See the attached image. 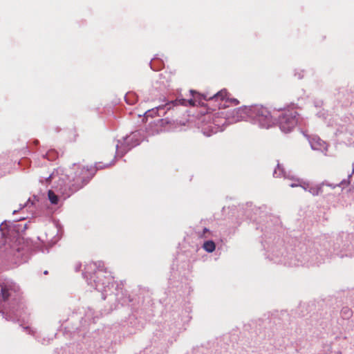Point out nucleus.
Wrapping results in <instances>:
<instances>
[{"label": "nucleus", "mask_w": 354, "mask_h": 354, "mask_svg": "<svg viewBox=\"0 0 354 354\" xmlns=\"http://www.w3.org/2000/svg\"><path fill=\"white\" fill-rule=\"evenodd\" d=\"M88 169L84 167H77L71 171L67 175V186L71 192H74L80 189L86 183Z\"/></svg>", "instance_id": "nucleus-1"}, {"label": "nucleus", "mask_w": 354, "mask_h": 354, "mask_svg": "<svg viewBox=\"0 0 354 354\" xmlns=\"http://www.w3.org/2000/svg\"><path fill=\"white\" fill-rule=\"evenodd\" d=\"M299 114L293 108H288L282 110L279 115V125L282 131L288 133L291 131L297 124Z\"/></svg>", "instance_id": "nucleus-2"}, {"label": "nucleus", "mask_w": 354, "mask_h": 354, "mask_svg": "<svg viewBox=\"0 0 354 354\" xmlns=\"http://www.w3.org/2000/svg\"><path fill=\"white\" fill-rule=\"evenodd\" d=\"M190 93H191L192 95L194 97V99H190L189 100H186L185 99H180V100H176L175 101H171L169 103H167L164 106V108H166L167 110H169L171 108V106H176L178 104H181V105L185 106V105H187V103L190 106H194L196 105V102H197L196 98H198V100H201L202 98L203 99V95H201L200 94L197 93L196 91H194L193 90H191ZM162 108H163V106H159V109H162Z\"/></svg>", "instance_id": "nucleus-3"}, {"label": "nucleus", "mask_w": 354, "mask_h": 354, "mask_svg": "<svg viewBox=\"0 0 354 354\" xmlns=\"http://www.w3.org/2000/svg\"><path fill=\"white\" fill-rule=\"evenodd\" d=\"M254 111L256 112L258 120L263 123V125L269 126L270 123L272 121V116L268 109L263 106H257L254 108Z\"/></svg>", "instance_id": "nucleus-4"}, {"label": "nucleus", "mask_w": 354, "mask_h": 354, "mask_svg": "<svg viewBox=\"0 0 354 354\" xmlns=\"http://www.w3.org/2000/svg\"><path fill=\"white\" fill-rule=\"evenodd\" d=\"M228 95L229 93L227 89L224 88L219 91L218 92H217L216 93L214 94L212 96L210 97H208L207 95L203 94V97L205 100H221L226 102Z\"/></svg>", "instance_id": "nucleus-5"}, {"label": "nucleus", "mask_w": 354, "mask_h": 354, "mask_svg": "<svg viewBox=\"0 0 354 354\" xmlns=\"http://www.w3.org/2000/svg\"><path fill=\"white\" fill-rule=\"evenodd\" d=\"M11 290H12V287L10 285H3L1 286V295L4 301L9 299Z\"/></svg>", "instance_id": "nucleus-6"}, {"label": "nucleus", "mask_w": 354, "mask_h": 354, "mask_svg": "<svg viewBox=\"0 0 354 354\" xmlns=\"http://www.w3.org/2000/svg\"><path fill=\"white\" fill-rule=\"evenodd\" d=\"M203 248L207 252H212L216 249V245L213 241H207L203 243Z\"/></svg>", "instance_id": "nucleus-7"}, {"label": "nucleus", "mask_w": 354, "mask_h": 354, "mask_svg": "<svg viewBox=\"0 0 354 354\" xmlns=\"http://www.w3.org/2000/svg\"><path fill=\"white\" fill-rule=\"evenodd\" d=\"M48 196L50 202L52 204L56 205L58 203L59 199L58 196L52 191L49 190L48 192Z\"/></svg>", "instance_id": "nucleus-8"}, {"label": "nucleus", "mask_w": 354, "mask_h": 354, "mask_svg": "<svg viewBox=\"0 0 354 354\" xmlns=\"http://www.w3.org/2000/svg\"><path fill=\"white\" fill-rule=\"evenodd\" d=\"M308 192L313 196H317L322 193V187L319 185L310 187Z\"/></svg>", "instance_id": "nucleus-9"}, {"label": "nucleus", "mask_w": 354, "mask_h": 354, "mask_svg": "<svg viewBox=\"0 0 354 354\" xmlns=\"http://www.w3.org/2000/svg\"><path fill=\"white\" fill-rule=\"evenodd\" d=\"M226 102L230 103L232 105L236 106L239 104V101L234 98V97H230V95H228Z\"/></svg>", "instance_id": "nucleus-10"}, {"label": "nucleus", "mask_w": 354, "mask_h": 354, "mask_svg": "<svg viewBox=\"0 0 354 354\" xmlns=\"http://www.w3.org/2000/svg\"><path fill=\"white\" fill-rule=\"evenodd\" d=\"M46 156L47 159L52 160L56 158L57 153L54 151H50L48 152Z\"/></svg>", "instance_id": "nucleus-11"}, {"label": "nucleus", "mask_w": 354, "mask_h": 354, "mask_svg": "<svg viewBox=\"0 0 354 354\" xmlns=\"http://www.w3.org/2000/svg\"><path fill=\"white\" fill-rule=\"evenodd\" d=\"M342 313L346 314L348 316L351 315V311L348 308H344L342 310Z\"/></svg>", "instance_id": "nucleus-12"}, {"label": "nucleus", "mask_w": 354, "mask_h": 354, "mask_svg": "<svg viewBox=\"0 0 354 354\" xmlns=\"http://www.w3.org/2000/svg\"><path fill=\"white\" fill-rule=\"evenodd\" d=\"M51 178H53V175L49 176L48 178L46 179V181L50 182Z\"/></svg>", "instance_id": "nucleus-13"}, {"label": "nucleus", "mask_w": 354, "mask_h": 354, "mask_svg": "<svg viewBox=\"0 0 354 354\" xmlns=\"http://www.w3.org/2000/svg\"><path fill=\"white\" fill-rule=\"evenodd\" d=\"M290 186H291V187H295V186H297V185H295V184H291V185H290Z\"/></svg>", "instance_id": "nucleus-14"}, {"label": "nucleus", "mask_w": 354, "mask_h": 354, "mask_svg": "<svg viewBox=\"0 0 354 354\" xmlns=\"http://www.w3.org/2000/svg\"><path fill=\"white\" fill-rule=\"evenodd\" d=\"M207 231H208V230L207 228L204 229V232H207Z\"/></svg>", "instance_id": "nucleus-15"}, {"label": "nucleus", "mask_w": 354, "mask_h": 354, "mask_svg": "<svg viewBox=\"0 0 354 354\" xmlns=\"http://www.w3.org/2000/svg\"><path fill=\"white\" fill-rule=\"evenodd\" d=\"M44 274H48V271H45V272H44Z\"/></svg>", "instance_id": "nucleus-16"}]
</instances>
